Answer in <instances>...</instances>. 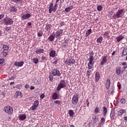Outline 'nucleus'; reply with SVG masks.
<instances>
[{
  "label": "nucleus",
  "instance_id": "nucleus-17",
  "mask_svg": "<svg viewBox=\"0 0 127 127\" xmlns=\"http://www.w3.org/2000/svg\"><path fill=\"white\" fill-rule=\"evenodd\" d=\"M14 97H15L16 98H19V99H20V98H22V93H21L20 91H17L15 92Z\"/></svg>",
  "mask_w": 127,
  "mask_h": 127
},
{
  "label": "nucleus",
  "instance_id": "nucleus-64",
  "mask_svg": "<svg viewBox=\"0 0 127 127\" xmlns=\"http://www.w3.org/2000/svg\"><path fill=\"white\" fill-rule=\"evenodd\" d=\"M124 121H127V116L124 117Z\"/></svg>",
  "mask_w": 127,
  "mask_h": 127
},
{
  "label": "nucleus",
  "instance_id": "nucleus-36",
  "mask_svg": "<svg viewBox=\"0 0 127 127\" xmlns=\"http://www.w3.org/2000/svg\"><path fill=\"white\" fill-rule=\"evenodd\" d=\"M3 50H8L9 49V47H8V46L4 45H3Z\"/></svg>",
  "mask_w": 127,
  "mask_h": 127
},
{
  "label": "nucleus",
  "instance_id": "nucleus-35",
  "mask_svg": "<svg viewBox=\"0 0 127 127\" xmlns=\"http://www.w3.org/2000/svg\"><path fill=\"white\" fill-rule=\"evenodd\" d=\"M87 77H88V78L90 77V76H91V75H92V70H88L87 71Z\"/></svg>",
  "mask_w": 127,
  "mask_h": 127
},
{
  "label": "nucleus",
  "instance_id": "nucleus-4",
  "mask_svg": "<svg viewBox=\"0 0 127 127\" xmlns=\"http://www.w3.org/2000/svg\"><path fill=\"white\" fill-rule=\"evenodd\" d=\"M4 112L8 115H11L13 113V108L10 106H5L3 109Z\"/></svg>",
  "mask_w": 127,
  "mask_h": 127
},
{
  "label": "nucleus",
  "instance_id": "nucleus-41",
  "mask_svg": "<svg viewBox=\"0 0 127 127\" xmlns=\"http://www.w3.org/2000/svg\"><path fill=\"white\" fill-rule=\"evenodd\" d=\"M43 35V32H42V31H39L38 33V37H42Z\"/></svg>",
  "mask_w": 127,
  "mask_h": 127
},
{
  "label": "nucleus",
  "instance_id": "nucleus-11",
  "mask_svg": "<svg viewBox=\"0 0 127 127\" xmlns=\"http://www.w3.org/2000/svg\"><path fill=\"white\" fill-rule=\"evenodd\" d=\"M102 61L101 62V65L103 66L104 64H106L108 62V58L107 55L103 56L102 57Z\"/></svg>",
  "mask_w": 127,
  "mask_h": 127
},
{
  "label": "nucleus",
  "instance_id": "nucleus-61",
  "mask_svg": "<svg viewBox=\"0 0 127 127\" xmlns=\"http://www.w3.org/2000/svg\"><path fill=\"white\" fill-rule=\"evenodd\" d=\"M35 88V87L34 86H32L30 87V90H34Z\"/></svg>",
  "mask_w": 127,
  "mask_h": 127
},
{
  "label": "nucleus",
  "instance_id": "nucleus-46",
  "mask_svg": "<svg viewBox=\"0 0 127 127\" xmlns=\"http://www.w3.org/2000/svg\"><path fill=\"white\" fill-rule=\"evenodd\" d=\"M120 102L121 104H125L126 103V99L125 98L121 99Z\"/></svg>",
  "mask_w": 127,
  "mask_h": 127
},
{
  "label": "nucleus",
  "instance_id": "nucleus-26",
  "mask_svg": "<svg viewBox=\"0 0 127 127\" xmlns=\"http://www.w3.org/2000/svg\"><path fill=\"white\" fill-rule=\"evenodd\" d=\"M51 27H52V25H51V24H47L46 25V27H45V29L46 30L48 31V29H51Z\"/></svg>",
  "mask_w": 127,
  "mask_h": 127
},
{
  "label": "nucleus",
  "instance_id": "nucleus-32",
  "mask_svg": "<svg viewBox=\"0 0 127 127\" xmlns=\"http://www.w3.org/2000/svg\"><path fill=\"white\" fill-rule=\"evenodd\" d=\"M68 114L69 115V117H70V118H73V117H74V112L73 110H69Z\"/></svg>",
  "mask_w": 127,
  "mask_h": 127
},
{
  "label": "nucleus",
  "instance_id": "nucleus-18",
  "mask_svg": "<svg viewBox=\"0 0 127 127\" xmlns=\"http://www.w3.org/2000/svg\"><path fill=\"white\" fill-rule=\"evenodd\" d=\"M127 113V110L125 109H121L118 111V116L121 117V116H123L124 114H126Z\"/></svg>",
  "mask_w": 127,
  "mask_h": 127
},
{
  "label": "nucleus",
  "instance_id": "nucleus-49",
  "mask_svg": "<svg viewBox=\"0 0 127 127\" xmlns=\"http://www.w3.org/2000/svg\"><path fill=\"white\" fill-rule=\"evenodd\" d=\"M54 7L55 9H56V10H57V8H58V4L56 2Z\"/></svg>",
  "mask_w": 127,
  "mask_h": 127
},
{
  "label": "nucleus",
  "instance_id": "nucleus-29",
  "mask_svg": "<svg viewBox=\"0 0 127 127\" xmlns=\"http://www.w3.org/2000/svg\"><path fill=\"white\" fill-rule=\"evenodd\" d=\"M103 116H104V117L107 116V113H108L107 107H103Z\"/></svg>",
  "mask_w": 127,
  "mask_h": 127
},
{
  "label": "nucleus",
  "instance_id": "nucleus-2",
  "mask_svg": "<svg viewBox=\"0 0 127 127\" xmlns=\"http://www.w3.org/2000/svg\"><path fill=\"white\" fill-rule=\"evenodd\" d=\"M67 84H66V82H65V80H61L58 85V87L57 88V91H60L63 88H66Z\"/></svg>",
  "mask_w": 127,
  "mask_h": 127
},
{
  "label": "nucleus",
  "instance_id": "nucleus-5",
  "mask_svg": "<svg viewBox=\"0 0 127 127\" xmlns=\"http://www.w3.org/2000/svg\"><path fill=\"white\" fill-rule=\"evenodd\" d=\"M52 74L53 76H56L57 77H60L62 73L57 68H54L52 70Z\"/></svg>",
  "mask_w": 127,
  "mask_h": 127
},
{
  "label": "nucleus",
  "instance_id": "nucleus-34",
  "mask_svg": "<svg viewBox=\"0 0 127 127\" xmlns=\"http://www.w3.org/2000/svg\"><path fill=\"white\" fill-rule=\"evenodd\" d=\"M8 50H3V57H6L7 55H8Z\"/></svg>",
  "mask_w": 127,
  "mask_h": 127
},
{
  "label": "nucleus",
  "instance_id": "nucleus-25",
  "mask_svg": "<svg viewBox=\"0 0 127 127\" xmlns=\"http://www.w3.org/2000/svg\"><path fill=\"white\" fill-rule=\"evenodd\" d=\"M73 8H74V7H73V6H69L65 9V11H66V12H69V11H70L71 9H73Z\"/></svg>",
  "mask_w": 127,
  "mask_h": 127
},
{
  "label": "nucleus",
  "instance_id": "nucleus-50",
  "mask_svg": "<svg viewBox=\"0 0 127 127\" xmlns=\"http://www.w3.org/2000/svg\"><path fill=\"white\" fill-rule=\"evenodd\" d=\"M10 30V27H7V26L5 27V30L6 31H8V30Z\"/></svg>",
  "mask_w": 127,
  "mask_h": 127
},
{
  "label": "nucleus",
  "instance_id": "nucleus-13",
  "mask_svg": "<svg viewBox=\"0 0 127 127\" xmlns=\"http://www.w3.org/2000/svg\"><path fill=\"white\" fill-rule=\"evenodd\" d=\"M110 86H111V80H110V79H107L105 84L106 89L109 90V89H110Z\"/></svg>",
  "mask_w": 127,
  "mask_h": 127
},
{
  "label": "nucleus",
  "instance_id": "nucleus-54",
  "mask_svg": "<svg viewBox=\"0 0 127 127\" xmlns=\"http://www.w3.org/2000/svg\"><path fill=\"white\" fill-rule=\"evenodd\" d=\"M104 36H107V35H109V32L106 31L103 34Z\"/></svg>",
  "mask_w": 127,
  "mask_h": 127
},
{
  "label": "nucleus",
  "instance_id": "nucleus-60",
  "mask_svg": "<svg viewBox=\"0 0 127 127\" xmlns=\"http://www.w3.org/2000/svg\"><path fill=\"white\" fill-rule=\"evenodd\" d=\"M25 89H28V88H29V85H28V84H26V85H25Z\"/></svg>",
  "mask_w": 127,
  "mask_h": 127
},
{
  "label": "nucleus",
  "instance_id": "nucleus-57",
  "mask_svg": "<svg viewBox=\"0 0 127 127\" xmlns=\"http://www.w3.org/2000/svg\"><path fill=\"white\" fill-rule=\"evenodd\" d=\"M1 95L3 96V97L5 96V91H3L1 92Z\"/></svg>",
  "mask_w": 127,
  "mask_h": 127
},
{
  "label": "nucleus",
  "instance_id": "nucleus-47",
  "mask_svg": "<svg viewBox=\"0 0 127 127\" xmlns=\"http://www.w3.org/2000/svg\"><path fill=\"white\" fill-rule=\"evenodd\" d=\"M99 107H96L94 111V113H95V114H98V113H99Z\"/></svg>",
  "mask_w": 127,
  "mask_h": 127
},
{
  "label": "nucleus",
  "instance_id": "nucleus-33",
  "mask_svg": "<svg viewBox=\"0 0 127 127\" xmlns=\"http://www.w3.org/2000/svg\"><path fill=\"white\" fill-rule=\"evenodd\" d=\"M93 66H94V64L93 63H88V69L89 70H91V69H92V68H93Z\"/></svg>",
  "mask_w": 127,
  "mask_h": 127
},
{
  "label": "nucleus",
  "instance_id": "nucleus-10",
  "mask_svg": "<svg viewBox=\"0 0 127 127\" xmlns=\"http://www.w3.org/2000/svg\"><path fill=\"white\" fill-rule=\"evenodd\" d=\"M52 11H53V12H55L56 10L54 8V7H53V3H51L49 6V13H52Z\"/></svg>",
  "mask_w": 127,
  "mask_h": 127
},
{
  "label": "nucleus",
  "instance_id": "nucleus-12",
  "mask_svg": "<svg viewBox=\"0 0 127 127\" xmlns=\"http://www.w3.org/2000/svg\"><path fill=\"white\" fill-rule=\"evenodd\" d=\"M31 17V15L29 13L25 14L21 16V20H24L25 19H29Z\"/></svg>",
  "mask_w": 127,
  "mask_h": 127
},
{
  "label": "nucleus",
  "instance_id": "nucleus-42",
  "mask_svg": "<svg viewBox=\"0 0 127 127\" xmlns=\"http://www.w3.org/2000/svg\"><path fill=\"white\" fill-rule=\"evenodd\" d=\"M103 10V6H102V5H99L97 6V10H98V11H101V10Z\"/></svg>",
  "mask_w": 127,
  "mask_h": 127
},
{
  "label": "nucleus",
  "instance_id": "nucleus-58",
  "mask_svg": "<svg viewBox=\"0 0 127 127\" xmlns=\"http://www.w3.org/2000/svg\"><path fill=\"white\" fill-rule=\"evenodd\" d=\"M3 17H4V15L0 14V19H2V18H3Z\"/></svg>",
  "mask_w": 127,
  "mask_h": 127
},
{
  "label": "nucleus",
  "instance_id": "nucleus-45",
  "mask_svg": "<svg viewBox=\"0 0 127 127\" xmlns=\"http://www.w3.org/2000/svg\"><path fill=\"white\" fill-rule=\"evenodd\" d=\"M16 88H17V89H21V88H22V84H18L17 86H16Z\"/></svg>",
  "mask_w": 127,
  "mask_h": 127
},
{
  "label": "nucleus",
  "instance_id": "nucleus-21",
  "mask_svg": "<svg viewBox=\"0 0 127 127\" xmlns=\"http://www.w3.org/2000/svg\"><path fill=\"white\" fill-rule=\"evenodd\" d=\"M19 119L20 121H24L26 119V115L24 114H21L19 116Z\"/></svg>",
  "mask_w": 127,
  "mask_h": 127
},
{
  "label": "nucleus",
  "instance_id": "nucleus-3",
  "mask_svg": "<svg viewBox=\"0 0 127 127\" xmlns=\"http://www.w3.org/2000/svg\"><path fill=\"white\" fill-rule=\"evenodd\" d=\"M3 23L4 25H11L13 24V21L9 17H5L3 19Z\"/></svg>",
  "mask_w": 127,
  "mask_h": 127
},
{
  "label": "nucleus",
  "instance_id": "nucleus-8",
  "mask_svg": "<svg viewBox=\"0 0 127 127\" xmlns=\"http://www.w3.org/2000/svg\"><path fill=\"white\" fill-rule=\"evenodd\" d=\"M64 63L68 66H71V65H73V64H75L76 63V61L73 59H71L66 60Z\"/></svg>",
  "mask_w": 127,
  "mask_h": 127
},
{
  "label": "nucleus",
  "instance_id": "nucleus-44",
  "mask_svg": "<svg viewBox=\"0 0 127 127\" xmlns=\"http://www.w3.org/2000/svg\"><path fill=\"white\" fill-rule=\"evenodd\" d=\"M33 61L35 64H37L38 63V59L34 58Z\"/></svg>",
  "mask_w": 127,
  "mask_h": 127
},
{
  "label": "nucleus",
  "instance_id": "nucleus-62",
  "mask_svg": "<svg viewBox=\"0 0 127 127\" xmlns=\"http://www.w3.org/2000/svg\"><path fill=\"white\" fill-rule=\"evenodd\" d=\"M125 70H126V67H125L124 66L122 68V72L124 73V71H125Z\"/></svg>",
  "mask_w": 127,
  "mask_h": 127
},
{
  "label": "nucleus",
  "instance_id": "nucleus-43",
  "mask_svg": "<svg viewBox=\"0 0 127 127\" xmlns=\"http://www.w3.org/2000/svg\"><path fill=\"white\" fill-rule=\"evenodd\" d=\"M127 55V50L126 49H124V50L123 51V55H124V56H126V55Z\"/></svg>",
  "mask_w": 127,
  "mask_h": 127
},
{
  "label": "nucleus",
  "instance_id": "nucleus-55",
  "mask_svg": "<svg viewBox=\"0 0 127 127\" xmlns=\"http://www.w3.org/2000/svg\"><path fill=\"white\" fill-rule=\"evenodd\" d=\"M64 22L63 21H61L60 22V27H61V26H63V25H64Z\"/></svg>",
  "mask_w": 127,
  "mask_h": 127
},
{
  "label": "nucleus",
  "instance_id": "nucleus-19",
  "mask_svg": "<svg viewBox=\"0 0 127 127\" xmlns=\"http://www.w3.org/2000/svg\"><path fill=\"white\" fill-rule=\"evenodd\" d=\"M36 54H42L44 53V49H38L35 51Z\"/></svg>",
  "mask_w": 127,
  "mask_h": 127
},
{
  "label": "nucleus",
  "instance_id": "nucleus-48",
  "mask_svg": "<svg viewBox=\"0 0 127 127\" xmlns=\"http://www.w3.org/2000/svg\"><path fill=\"white\" fill-rule=\"evenodd\" d=\"M14 2H22V0H12Z\"/></svg>",
  "mask_w": 127,
  "mask_h": 127
},
{
  "label": "nucleus",
  "instance_id": "nucleus-31",
  "mask_svg": "<svg viewBox=\"0 0 127 127\" xmlns=\"http://www.w3.org/2000/svg\"><path fill=\"white\" fill-rule=\"evenodd\" d=\"M106 122V119L104 118H102L100 120V126H103L105 125V123Z\"/></svg>",
  "mask_w": 127,
  "mask_h": 127
},
{
  "label": "nucleus",
  "instance_id": "nucleus-16",
  "mask_svg": "<svg viewBox=\"0 0 127 127\" xmlns=\"http://www.w3.org/2000/svg\"><path fill=\"white\" fill-rule=\"evenodd\" d=\"M116 73L117 75H121V73H123V70H122V67L121 66H118L116 68Z\"/></svg>",
  "mask_w": 127,
  "mask_h": 127
},
{
  "label": "nucleus",
  "instance_id": "nucleus-30",
  "mask_svg": "<svg viewBox=\"0 0 127 127\" xmlns=\"http://www.w3.org/2000/svg\"><path fill=\"white\" fill-rule=\"evenodd\" d=\"M91 33H92V29H90L87 31L85 34V37H88V36H89Z\"/></svg>",
  "mask_w": 127,
  "mask_h": 127
},
{
  "label": "nucleus",
  "instance_id": "nucleus-40",
  "mask_svg": "<svg viewBox=\"0 0 127 127\" xmlns=\"http://www.w3.org/2000/svg\"><path fill=\"white\" fill-rule=\"evenodd\" d=\"M97 41L98 42H99V43H102V42L103 41V37H100L99 38L97 39Z\"/></svg>",
  "mask_w": 127,
  "mask_h": 127
},
{
  "label": "nucleus",
  "instance_id": "nucleus-53",
  "mask_svg": "<svg viewBox=\"0 0 127 127\" xmlns=\"http://www.w3.org/2000/svg\"><path fill=\"white\" fill-rule=\"evenodd\" d=\"M111 90L112 91H111V95H113L115 93V90H114V87H113Z\"/></svg>",
  "mask_w": 127,
  "mask_h": 127
},
{
  "label": "nucleus",
  "instance_id": "nucleus-23",
  "mask_svg": "<svg viewBox=\"0 0 127 127\" xmlns=\"http://www.w3.org/2000/svg\"><path fill=\"white\" fill-rule=\"evenodd\" d=\"M124 37L123 35H120L118 37H116L117 42H120L121 40L124 39Z\"/></svg>",
  "mask_w": 127,
  "mask_h": 127
},
{
  "label": "nucleus",
  "instance_id": "nucleus-56",
  "mask_svg": "<svg viewBox=\"0 0 127 127\" xmlns=\"http://www.w3.org/2000/svg\"><path fill=\"white\" fill-rule=\"evenodd\" d=\"M45 97V95H44V94H42L40 96L41 99H44Z\"/></svg>",
  "mask_w": 127,
  "mask_h": 127
},
{
  "label": "nucleus",
  "instance_id": "nucleus-59",
  "mask_svg": "<svg viewBox=\"0 0 127 127\" xmlns=\"http://www.w3.org/2000/svg\"><path fill=\"white\" fill-rule=\"evenodd\" d=\"M41 59V60H42V61H44V60L46 59V58H45V57H44V56H42Z\"/></svg>",
  "mask_w": 127,
  "mask_h": 127
},
{
  "label": "nucleus",
  "instance_id": "nucleus-52",
  "mask_svg": "<svg viewBox=\"0 0 127 127\" xmlns=\"http://www.w3.org/2000/svg\"><path fill=\"white\" fill-rule=\"evenodd\" d=\"M3 62H4V59H0V64H2V63H3Z\"/></svg>",
  "mask_w": 127,
  "mask_h": 127
},
{
  "label": "nucleus",
  "instance_id": "nucleus-9",
  "mask_svg": "<svg viewBox=\"0 0 127 127\" xmlns=\"http://www.w3.org/2000/svg\"><path fill=\"white\" fill-rule=\"evenodd\" d=\"M38 105H39V101L38 100H35L34 102L33 106L31 107V110L32 111H35L38 108Z\"/></svg>",
  "mask_w": 127,
  "mask_h": 127
},
{
  "label": "nucleus",
  "instance_id": "nucleus-6",
  "mask_svg": "<svg viewBox=\"0 0 127 127\" xmlns=\"http://www.w3.org/2000/svg\"><path fill=\"white\" fill-rule=\"evenodd\" d=\"M79 102V97H78V94H75L73 96L71 100V103L73 105H77Z\"/></svg>",
  "mask_w": 127,
  "mask_h": 127
},
{
  "label": "nucleus",
  "instance_id": "nucleus-7",
  "mask_svg": "<svg viewBox=\"0 0 127 127\" xmlns=\"http://www.w3.org/2000/svg\"><path fill=\"white\" fill-rule=\"evenodd\" d=\"M62 34H63V29H60L56 31L55 36H56V38L58 39L62 36Z\"/></svg>",
  "mask_w": 127,
  "mask_h": 127
},
{
  "label": "nucleus",
  "instance_id": "nucleus-28",
  "mask_svg": "<svg viewBox=\"0 0 127 127\" xmlns=\"http://www.w3.org/2000/svg\"><path fill=\"white\" fill-rule=\"evenodd\" d=\"M95 60V58H94V56H91L89 57V63H93L94 64L95 63L94 62V60Z\"/></svg>",
  "mask_w": 127,
  "mask_h": 127
},
{
  "label": "nucleus",
  "instance_id": "nucleus-1",
  "mask_svg": "<svg viewBox=\"0 0 127 127\" xmlns=\"http://www.w3.org/2000/svg\"><path fill=\"white\" fill-rule=\"evenodd\" d=\"M124 13H125V10L124 9L118 10L116 14L113 15V18L114 19L121 18V17H123V16H124Z\"/></svg>",
  "mask_w": 127,
  "mask_h": 127
},
{
  "label": "nucleus",
  "instance_id": "nucleus-39",
  "mask_svg": "<svg viewBox=\"0 0 127 127\" xmlns=\"http://www.w3.org/2000/svg\"><path fill=\"white\" fill-rule=\"evenodd\" d=\"M54 75H53V74H50L49 75V80L50 81H51V82H52V81H53V78H54Z\"/></svg>",
  "mask_w": 127,
  "mask_h": 127
},
{
  "label": "nucleus",
  "instance_id": "nucleus-27",
  "mask_svg": "<svg viewBox=\"0 0 127 127\" xmlns=\"http://www.w3.org/2000/svg\"><path fill=\"white\" fill-rule=\"evenodd\" d=\"M55 36H53V35H51L49 38L48 39L49 41L52 42L54 41V40L55 39Z\"/></svg>",
  "mask_w": 127,
  "mask_h": 127
},
{
  "label": "nucleus",
  "instance_id": "nucleus-14",
  "mask_svg": "<svg viewBox=\"0 0 127 127\" xmlns=\"http://www.w3.org/2000/svg\"><path fill=\"white\" fill-rule=\"evenodd\" d=\"M100 78H101V76L100 75V73L99 72L96 71L95 74V82H99V80H100Z\"/></svg>",
  "mask_w": 127,
  "mask_h": 127
},
{
  "label": "nucleus",
  "instance_id": "nucleus-15",
  "mask_svg": "<svg viewBox=\"0 0 127 127\" xmlns=\"http://www.w3.org/2000/svg\"><path fill=\"white\" fill-rule=\"evenodd\" d=\"M23 64H24V62H23V61L20 62H15L14 63V65L15 66H16V67H21L23 65Z\"/></svg>",
  "mask_w": 127,
  "mask_h": 127
},
{
  "label": "nucleus",
  "instance_id": "nucleus-63",
  "mask_svg": "<svg viewBox=\"0 0 127 127\" xmlns=\"http://www.w3.org/2000/svg\"><path fill=\"white\" fill-rule=\"evenodd\" d=\"M32 23H31V22H29L28 23V25H29V26H31Z\"/></svg>",
  "mask_w": 127,
  "mask_h": 127
},
{
  "label": "nucleus",
  "instance_id": "nucleus-20",
  "mask_svg": "<svg viewBox=\"0 0 127 127\" xmlns=\"http://www.w3.org/2000/svg\"><path fill=\"white\" fill-rule=\"evenodd\" d=\"M15 11H17V8L15 7V6H10V12H15Z\"/></svg>",
  "mask_w": 127,
  "mask_h": 127
},
{
  "label": "nucleus",
  "instance_id": "nucleus-24",
  "mask_svg": "<svg viewBox=\"0 0 127 127\" xmlns=\"http://www.w3.org/2000/svg\"><path fill=\"white\" fill-rule=\"evenodd\" d=\"M52 99H53V100H57V99H59L58 94H57V93L55 92L53 94Z\"/></svg>",
  "mask_w": 127,
  "mask_h": 127
},
{
  "label": "nucleus",
  "instance_id": "nucleus-38",
  "mask_svg": "<svg viewBox=\"0 0 127 127\" xmlns=\"http://www.w3.org/2000/svg\"><path fill=\"white\" fill-rule=\"evenodd\" d=\"M115 112H111L110 113V117L112 118L113 120L115 119Z\"/></svg>",
  "mask_w": 127,
  "mask_h": 127
},
{
  "label": "nucleus",
  "instance_id": "nucleus-22",
  "mask_svg": "<svg viewBox=\"0 0 127 127\" xmlns=\"http://www.w3.org/2000/svg\"><path fill=\"white\" fill-rule=\"evenodd\" d=\"M55 55H56V52L54 50H52L50 53V57L54 58Z\"/></svg>",
  "mask_w": 127,
  "mask_h": 127
},
{
  "label": "nucleus",
  "instance_id": "nucleus-51",
  "mask_svg": "<svg viewBox=\"0 0 127 127\" xmlns=\"http://www.w3.org/2000/svg\"><path fill=\"white\" fill-rule=\"evenodd\" d=\"M86 103L87 107L89 108V105H90V103L89 102V99L86 100Z\"/></svg>",
  "mask_w": 127,
  "mask_h": 127
},
{
  "label": "nucleus",
  "instance_id": "nucleus-37",
  "mask_svg": "<svg viewBox=\"0 0 127 127\" xmlns=\"http://www.w3.org/2000/svg\"><path fill=\"white\" fill-rule=\"evenodd\" d=\"M54 103L57 105H61V104H62V101L61 100H56L54 101Z\"/></svg>",
  "mask_w": 127,
  "mask_h": 127
}]
</instances>
